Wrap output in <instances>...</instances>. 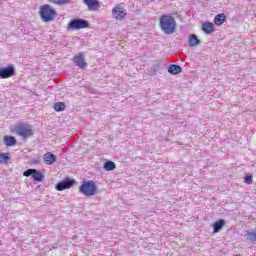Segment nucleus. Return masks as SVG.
Listing matches in <instances>:
<instances>
[{"instance_id":"1","label":"nucleus","mask_w":256,"mask_h":256,"mask_svg":"<svg viewBox=\"0 0 256 256\" xmlns=\"http://www.w3.org/2000/svg\"><path fill=\"white\" fill-rule=\"evenodd\" d=\"M160 27L166 35H172L177 29V21L171 15H162L159 19Z\"/></svg>"},{"instance_id":"2","label":"nucleus","mask_w":256,"mask_h":256,"mask_svg":"<svg viewBox=\"0 0 256 256\" xmlns=\"http://www.w3.org/2000/svg\"><path fill=\"white\" fill-rule=\"evenodd\" d=\"M39 15L44 23H51V21L57 19V11L49 4L40 6Z\"/></svg>"},{"instance_id":"3","label":"nucleus","mask_w":256,"mask_h":256,"mask_svg":"<svg viewBox=\"0 0 256 256\" xmlns=\"http://www.w3.org/2000/svg\"><path fill=\"white\" fill-rule=\"evenodd\" d=\"M79 193L86 197H93L97 193V185L93 181L83 182L79 187Z\"/></svg>"},{"instance_id":"4","label":"nucleus","mask_w":256,"mask_h":256,"mask_svg":"<svg viewBox=\"0 0 256 256\" xmlns=\"http://www.w3.org/2000/svg\"><path fill=\"white\" fill-rule=\"evenodd\" d=\"M68 27L71 31H79L81 29H87V27H89V22L83 19H73L70 21Z\"/></svg>"},{"instance_id":"5","label":"nucleus","mask_w":256,"mask_h":256,"mask_svg":"<svg viewBox=\"0 0 256 256\" xmlns=\"http://www.w3.org/2000/svg\"><path fill=\"white\" fill-rule=\"evenodd\" d=\"M112 16L117 21H123L127 17V10L123 7L122 4H117L112 9Z\"/></svg>"},{"instance_id":"6","label":"nucleus","mask_w":256,"mask_h":256,"mask_svg":"<svg viewBox=\"0 0 256 256\" xmlns=\"http://www.w3.org/2000/svg\"><path fill=\"white\" fill-rule=\"evenodd\" d=\"M24 177H31L34 181L41 182L43 181V173L41 171H37L36 169H28L23 173Z\"/></svg>"},{"instance_id":"7","label":"nucleus","mask_w":256,"mask_h":256,"mask_svg":"<svg viewBox=\"0 0 256 256\" xmlns=\"http://www.w3.org/2000/svg\"><path fill=\"white\" fill-rule=\"evenodd\" d=\"M13 75H15V67L13 65L0 68V79H9Z\"/></svg>"},{"instance_id":"8","label":"nucleus","mask_w":256,"mask_h":256,"mask_svg":"<svg viewBox=\"0 0 256 256\" xmlns=\"http://www.w3.org/2000/svg\"><path fill=\"white\" fill-rule=\"evenodd\" d=\"M74 184L75 180H71V178H65L63 181L56 185V189L57 191H65V189H71Z\"/></svg>"},{"instance_id":"9","label":"nucleus","mask_w":256,"mask_h":256,"mask_svg":"<svg viewBox=\"0 0 256 256\" xmlns=\"http://www.w3.org/2000/svg\"><path fill=\"white\" fill-rule=\"evenodd\" d=\"M74 63L76 67H79V69H86L87 63L85 62V56H83L81 53L74 56Z\"/></svg>"},{"instance_id":"10","label":"nucleus","mask_w":256,"mask_h":256,"mask_svg":"<svg viewBox=\"0 0 256 256\" xmlns=\"http://www.w3.org/2000/svg\"><path fill=\"white\" fill-rule=\"evenodd\" d=\"M85 5H87L89 11H99L101 4L99 0H84Z\"/></svg>"},{"instance_id":"11","label":"nucleus","mask_w":256,"mask_h":256,"mask_svg":"<svg viewBox=\"0 0 256 256\" xmlns=\"http://www.w3.org/2000/svg\"><path fill=\"white\" fill-rule=\"evenodd\" d=\"M202 31L204 33H206V35H211V33H213V31H215V27H214L213 23H211V22H204L202 24Z\"/></svg>"},{"instance_id":"12","label":"nucleus","mask_w":256,"mask_h":256,"mask_svg":"<svg viewBox=\"0 0 256 256\" xmlns=\"http://www.w3.org/2000/svg\"><path fill=\"white\" fill-rule=\"evenodd\" d=\"M56 160L57 157L55 156V154H52L51 152H47L46 154H44V163H46V165H53Z\"/></svg>"},{"instance_id":"13","label":"nucleus","mask_w":256,"mask_h":256,"mask_svg":"<svg viewBox=\"0 0 256 256\" xmlns=\"http://www.w3.org/2000/svg\"><path fill=\"white\" fill-rule=\"evenodd\" d=\"M18 135L22 137V139H29V137H33V130L31 129H19Z\"/></svg>"},{"instance_id":"14","label":"nucleus","mask_w":256,"mask_h":256,"mask_svg":"<svg viewBox=\"0 0 256 256\" xmlns=\"http://www.w3.org/2000/svg\"><path fill=\"white\" fill-rule=\"evenodd\" d=\"M4 143L7 147H15L17 145V139L13 136H4Z\"/></svg>"},{"instance_id":"15","label":"nucleus","mask_w":256,"mask_h":256,"mask_svg":"<svg viewBox=\"0 0 256 256\" xmlns=\"http://www.w3.org/2000/svg\"><path fill=\"white\" fill-rule=\"evenodd\" d=\"M181 71H182L181 66L175 65V64L170 65L168 68V73H170L171 75H179Z\"/></svg>"},{"instance_id":"16","label":"nucleus","mask_w":256,"mask_h":256,"mask_svg":"<svg viewBox=\"0 0 256 256\" xmlns=\"http://www.w3.org/2000/svg\"><path fill=\"white\" fill-rule=\"evenodd\" d=\"M223 227H225V220L220 219L218 221H216L213 225V229H214V233H219V231H221V229H223Z\"/></svg>"},{"instance_id":"17","label":"nucleus","mask_w":256,"mask_h":256,"mask_svg":"<svg viewBox=\"0 0 256 256\" xmlns=\"http://www.w3.org/2000/svg\"><path fill=\"white\" fill-rule=\"evenodd\" d=\"M227 21V16L225 14H218L214 18L215 25H223Z\"/></svg>"},{"instance_id":"18","label":"nucleus","mask_w":256,"mask_h":256,"mask_svg":"<svg viewBox=\"0 0 256 256\" xmlns=\"http://www.w3.org/2000/svg\"><path fill=\"white\" fill-rule=\"evenodd\" d=\"M199 43H201V41L199 40V38H197V35L192 34L189 36V46L190 47H197V45H199Z\"/></svg>"},{"instance_id":"19","label":"nucleus","mask_w":256,"mask_h":256,"mask_svg":"<svg viewBox=\"0 0 256 256\" xmlns=\"http://www.w3.org/2000/svg\"><path fill=\"white\" fill-rule=\"evenodd\" d=\"M116 167L117 166L115 165V162L107 161V162L104 163L103 169L105 171H113V170H115Z\"/></svg>"},{"instance_id":"20","label":"nucleus","mask_w":256,"mask_h":256,"mask_svg":"<svg viewBox=\"0 0 256 256\" xmlns=\"http://www.w3.org/2000/svg\"><path fill=\"white\" fill-rule=\"evenodd\" d=\"M54 109L55 111H65V103L63 102H58L54 104Z\"/></svg>"},{"instance_id":"21","label":"nucleus","mask_w":256,"mask_h":256,"mask_svg":"<svg viewBox=\"0 0 256 256\" xmlns=\"http://www.w3.org/2000/svg\"><path fill=\"white\" fill-rule=\"evenodd\" d=\"M9 154L0 153V163H9Z\"/></svg>"},{"instance_id":"22","label":"nucleus","mask_w":256,"mask_h":256,"mask_svg":"<svg viewBox=\"0 0 256 256\" xmlns=\"http://www.w3.org/2000/svg\"><path fill=\"white\" fill-rule=\"evenodd\" d=\"M71 0H50V3H54L55 5H65L69 3Z\"/></svg>"},{"instance_id":"23","label":"nucleus","mask_w":256,"mask_h":256,"mask_svg":"<svg viewBox=\"0 0 256 256\" xmlns=\"http://www.w3.org/2000/svg\"><path fill=\"white\" fill-rule=\"evenodd\" d=\"M247 235L250 241H256V228L254 229L253 232H248Z\"/></svg>"},{"instance_id":"24","label":"nucleus","mask_w":256,"mask_h":256,"mask_svg":"<svg viewBox=\"0 0 256 256\" xmlns=\"http://www.w3.org/2000/svg\"><path fill=\"white\" fill-rule=\"evenodd\" d=\"M244 183H246L247 185H251L253 183V175H247L244 178Z\"/></svg>"},{"instance_id":"25","label":"nucleus","mask_w":256,"mask_h":256,"mask_svg":"<svg viewBox=\"0 0 256 256\" xmlns=\"http://www.w3.org/2000/svg\"><path fill=\"white\" fill-rule=\"evenodd\" d=\"M18 129H29V127L25 124H21L18 126Z\"/></svg>"},{"instance_id":"26","label":"nucleus","mask_w":256,"mask_h":256,"mask_svg":"<svg viewBox=\"0 0 256 256\" xmlns=\"http://www.w3.org/2000/svg\"><path fill=\"white\" fill-rule=\"evenodd\" d=\"M235 256H241V255H235Z\"/></svg>"}]
</instances>
